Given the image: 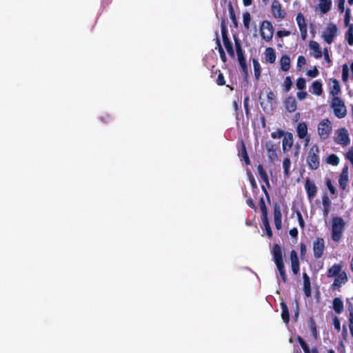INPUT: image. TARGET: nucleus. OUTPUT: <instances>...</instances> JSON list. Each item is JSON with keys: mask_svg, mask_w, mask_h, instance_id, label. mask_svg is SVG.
I'll return each instance as SVG.
<instances>
[{"mask_svg": "<svg viewBox=\"0 0 353 353\" xmlns=\"http://www.w3.org/2000/svg\"><path fill=\"white\" fill-rule=\"evenodd\" d=\"M271 10L273 16L275 18L283 19L286 14L285 11L282 10L281 3L276 0L272 1Z\"/></svg>", "mask_w": 353, "mask_h": 353, "instance_id": "17", "label": "nucleus"}, {"mask_svg": "<svg viewBox=\"0 0 353 353\" xmlns=\"http://www.w3.org/2000/svg\"><path fill=\"white\" fill-rule=\"evenodd\" d=\"M319 72L316 67H314L312 70H309L307 72V74L312 78L316 77L319 75Z\"/></svg>", "mask_w": 353, "mask_h": 353, "instance_id": "55", "label": "nucleus"}, {"mask_svg": "<svg viewBox=\"0 0 353 353\" xmlns=\"http://www.w3.org/2000/svg\"><path fill=\"white\" fill-rule=\"evenodd\" d=\"M345 38L349 45L353 46V24L349 26L348 30L345 33Z\"/></svg>", "mask_w": 353, "mask_h": 353, "instance_id": "41", "label": "nucleus"}, {"mask_svg": "<svg viewBox=\"0 0 353 353\" xmlns=\"http://www.w3.org/2000/svg\"><path fill=\"white\" fill-rule=\"evenodd\" d=\"M272 256L279 275L283 283L287 282V275L283 260L282 249L279 244H274L272 248Z\"/></svg>", "mask_w": 353, "mask_h": 353, "instance_id": "2", "label": "nucleus"}, {"mask_svg": "<svg viewBox=\"0 0 353 353\" xmlns=\"http://www.w3.org/2000/svg\"><path fill=\"white\" fill-rule=\"evenodd\" d=\"M216 45L217 48L220 54L221 59L223 63H225L227 61V57L225 55V51L221 44L220 39H219L218 36L216 37Z\"/></svg>", "mask_w": 353, "mask_h": 353, "instance_id": "39", "label": "nucleus"}, {"mask_svg": "<svg viewBox=\"0 0 353 353\" xmlns=\"http://www.w3.org/2000/svg\"><path fill=\"white\" fill-rule=\"evenodd\" d=\"M306 63V59L305 58L301 55L298 57V60H297V65L298 66H302L303 65H305Z\"/></svg>", "mask_w": 353, "mask_h": 353, "instance_id": "63", "label": "nucleus"}, {"mask_svg": "<svg viewBox=\"0 0 353 353\" xmlns=\"http://www.w3.org/2000/svg\"><path fill=\"white\" fill-rule=\"evenodd\" d=\"M221 35L223 39V42L225 46V48L228 52V53L232 57H234V51L233 49L232 43H231L228 35V28L225 25V22L224 19H222L221 21Z\"/></svg>", "mask_w": 353, "mask_h": 353, "instance_id": "7", "label": "nucleus"}, {"mask_svg": "<svg viewBox=\"0 0 353 353\" xmlns=\"http://www.w3.org/2000/svg\"><path fill=\"white\" fill-rule=\"evenodd\" d=\"M337 27L334 23H329L326 28V30L322 34V38L324 41L330 44L333 42L334 37L336 36L337 33Z\"/></svg>", "mask_w": 353, "mask_h": 353, "instance_id": "11", "label": "nucleus"}, {"mask_svg": "<svg viewBox=\"0 0 353 353\" xmlns=\"http://www.w3.org/2000/svg\"><path fill=\"white\" fill-rule=\"evenodd\" d=\"M235 47H236L239 63L243 72L246 75H248V67H247V63H246V59L244 56V53H243V49L241 48L240 41L237 39H235Z\"/></svg>", "mask_w": 353, "mask_h": 353, "instance_id": "10", "label": "nucleus"}, {"mask_svg": "<svg viewBox=\"0 0 353 353\" xmlns=\"http://www.w3.org/2000/svg\"><path fill=\"white\" fill-rule=\"evenodd\" d=\"M305 189L310 200L312 199L317 193V188L315 183L309 178L305 181Z\"/></svg>", "mask_w": 353, "mask_h": 353, "instance_id": "16", "label": "nucleus"}, {"mask_svg": "<svg viewBox=\"0 0 353 353\" xmlns=\"http://www.w3.org/2000/svg\"><path fill=\"white\" fill-rule=\"evenodd\" d=\"M340 92H341V86H340L339 81L337 79H333L332 80V86L330 91V94L332 95L333 97H339L338 94H339Z\"/></svg>", "mask_w": 353, "mask_h": 353, "instance_id": "31", "label": "nucleus"}, {"mask_svg": "<svg viewBox=\"0 0 353 353\" xmlns=\"http://www.w3.org/2000/svg\"><path fill=\"white\" fill-rule=\"evenodd\" d=\"M296 340L302 347L304 353H312V350H310L308 344L301 336H298Z\"/></svg>", "mask_w": 353, "mask_h": 353, "instance_id": "38", "label": "nucleus"}, {"mask_svg": "<svg viewBox=\"0 0 353 353\" xmlns=\"http://www.w3.org/2000/svg\"><path fill=\"white\" fill-rule=\"evenodd\" d=\"M332 307L336 314H339L342 313L344 309L342 300L339 297L334 298L332 301Z\"/></svg>", "mask_w": 353, "mask_h": 353, "instance_id": "28", "label": "nucleus"}, {"mask_svg": "<svg viewBox=\"0 0 353 353\" xmlns=\"http://www.w3.org/2000/svg\"><path fill=\"white\" fill-rule=\"evenodd\" d=\"M318 134L321 139H326L332 132L331 122L328 119L321 120L318 125Z\"/></svg>", "mask_w": 353, "mask_h": 353, "instance_id": "8", "label": "nucleus"}, {"mask_svg": "<svg viewBox=\"0 0 353 353\" xmlns=\"http://www.w3.org/2000/svg\"><path fill=\"white\" fill-rule=\"evenodd\" d=\"M347 310L349 312V316H348V327L350 330V332L351 334V336L353 338V304L350 303Z\"/></svg>", "mask_w": 353, "mask_h": 353, "instance_id": "32", "label": "nucleus"}, {"mask_svg": "<svg viewBox=\"0 0 353 353\" xmlns=\"http://www.w3.org/2000/svg\"><path fill=\"white\" fill-rule=\"evenodd\" d=\"M345 222L342 217L334 216L331 222V239L333 241L339 243L343 237Z\"/></svg>", "mask_w": 353, "mask_h": 353, "instance_id": "3", "label": "nucleus"}, {"mask_svg": "<svg viewBox=\"0 0 353 353\" xmlns=\"http://www.w3.org/2000/svg\"><path fill=\"white\" fill-rule=\"evenodd\" d=\"M238 156L241 161H244L247 165H250V160L247 152V149L244 141L239 140L237 143Z\"/></svg>", "mask_w": 353, "mask_h": 353, "instance_id": "14", "label": "nucleus"}, {"mask_svg": "<svg viewBox=\"0 0 353 353\" xmlns=\"http://www.w3.org/2000/svg\"><path fill=\"white\" fill-rule=\"evenodd\" d=\"M319 8L323 13L327 12L332 6L331 0H319Z\"/></svg>", "mask_w": 353, "mask_h": 353, "instance_id": "33", "label": "nucleus"}, {"mask_svg": "<svg viewBox=\"0 0 353 353\" xmlns=\"http://www.w3.org/2000/svg\"><path fill=\"white\" fill-rule=\"evenodd\" d=\"M333 325H334V329L336 331L339 332L341 330V322H340L339 319L337 316H335L333 319Z\"/></svg>", "mask_w": 353, "mask_h": 353, "instance_id": "56", "label": "nucleus"}, {"mask_svg": "<svg viewBox=\"0 0 353 353\" xmlns=\"http://www.w3.org/2000/svg\"><path fill=\"white\" fill-rule=\"evenodd\" d=\"M267 99H268V102L271 105H272L273 104H275L276 103V96L272 91H270L267 94Z\"/></svg>", "mask_w": 353, "mask_h": 353, "instance_id": "50", "label": "nucleus"}, {"mask_svg": "<svg viewBox=\"0 0 353 353\" xmlns=\"http://www.w3.org/2000/svg\"><path fill=\"white\" fill-rule=\"evenodd\" d=\"M290 256L292 271L294 275H297L300 272V263L296 252L294 250H291Z\"/></svg>", "mask_w": 353, "mask_h": 353, "instance_id": "18", "label": "nucleus"}, {"mask_svg": "<svg viewBox=\"0 0 353 353\" xmlns=\"http://www.w3.org/2000/svg\"><path fill=\"white\" fill-rule=\"evenodd\" d=\"M343 262L341 261L339 263L333 264L327 271V276L328 278H334V280L331 285V290L332 291L338 290L343 285H345L348 281V276L345 271L343 270Z\"/></svg>", "mask_w": 353, "mask_h": 353, "instance_id": "1", "label": "nucleus"}, {"mask_svg": "<svg viewBox=\"0 0 353 353\" xmlns=\"http://www.w3.org/2000/svg\"><path fill=\"white\" fill-rule=\"evenodd\" d=\"M335 141L341 145L346 146L350 144V139L347 130L345 128H340L337 131Z\"/></svg>", "mask_w": 353, "mask_h": 353, "instance_id": "13", "label": "nucleus"}, {"mask_svg": "<svg viewBox=\"0 0 353 353\" xmlns=\"http://www.w3.org/2000/svg\"><path fill=\"white\" fill-rule=\"evenodd\" d=\"M285 108L289 112H294L297 108L296 101L294 97H288L285 102Z\"/></svg>", "mask_w": 353, "mask_h": 353, "instance_id": "21", "label": "nucleus"}, {"mask_svg": "<svg viewBox=\"0 0 353 353\" xmlns=\"http://www.w3.org/2000/svg\"><path fill=\"white\" fill-rule=\"evenodd\" d=\"M349 77V69L347 64L343 65L342 70V79L343 81H346Z\"/></svg>", "mask_w": 353, "mask_h": 353, "instance_id": "52", "label": "nucleus"}, {"mask_svg": "<svg viewBox=\"0 0 353 353\" xmlns=\"http://www.w3.org/2000/svg\"><path fill=\"white\" fill-rule=\"evenodd\" d=\"M101 120L103 123H109L112 121V117L110 114L105 113L104 115L101 117Z\"/></svg>", "mask_w": 353, "mask_h": 353, "instance_id": "59", "label": "nucleus"}, {"mask_svg": "<svg viewBox=\"0 0 353 353\" xmlns=\"http://www.w3.org/2000/svg\"><path fill=\"white\" fill-rule=\"evenodd\" d=\"M310 327L311 331L314 336L317 334L316 325L314 319L313 317H310L309 319Z\"/></svg>", "mask_w": 353, "mask_h": 353, "instance_id": "49", "label": "nucleus"}, {"mask_svg": "<svg viewBox=\"0 0 353 353\" xmlns=\"http://www.w3.org/2000/svg\"><path fill=\"white\" fill-rule=\"evenodd\" d=\"M350 10L347 9L345 11V17H344V23L346 26L349 27V26L350 25Z\"/></svg>", "mask_w": 353, "mask_h": 353, "instance_id": "57", "label": "nucleus"}, {"mask_svg": "<svg viewBox=\"0 0 353 353\" xmlns=\"http://www.w3.org/2000/svg\"><path fill=\"white\" fill-rule=\"evenodd\" d=\"M274 27L269 21H263L260 27L261 38L267 42L272 40L274 34Z\"/></svg>", "mask_w": 353, "mask_h": 353, "instance_id": "6", "label": "nucleus"}, {"mask_svg": "<svg viewBox=\"0 0 353 353\" xmlns=\"http://www.w3.org/2000/svg\"><path fill=\"white\" fill-rule=\"evenodd\" d=\"M303 291L305 296L310 297L311 296V284L310 279L307 273L303 274Z\"/></svg>", "mask_w": 353, "mask_h": 353, "instance_id": "24", "label": "nucleus"}, {"mask_svg": "<svg viewBox=\"0 0 353 353\" xmlns=\"http://www.w3.org/2000/svg\"><path fill=\"white\" fill-rule=\"evenodd\" d=\"M330 106L337 118L343 119L346 116L347 109L344 101L340 97H333Z\"/></svg>", "mask_w": 353, "mask_h": 353, "instance_id": "5", "label": "nucleus"}, {"mask_svg": "<svg viewBox=\"0 0 353 353\" xmlns=\"http://www.w3.org/2000/svg\"><path fill=\"white\" fill-rule=\"evenodd\" d=\"M320 149L314 144L308 150L306 156V162L308 168L312 170H317L320 166Z\"/></svg>", "mask_w": 353, "mask_h": 353, "instance_id": "4", "label": "nucleus"}, {"mask_svg": "<svg viewBox=\"0 0 353 353\" xmlns=\"http://www.w3.org/2000/svg\"><path fill=\"white\" fill-rule=\"evenodd\" d=\"M259 204L261 211V217L268 216V208L263 197L260 199Z\"/></svg>", "mask_w": 353, "mask_h": 353, "instance_id": "40", "label": "nucleus"}, {"mask_svg": "<svg viewBox=\"0 0 353 353\" xmlns=\"http://www.w3.org/2000/svg\"><path fill=\"white\" fill-rule=\"evenodd\" d=\"M265 146L268 152L269 161L273 162L277 158L276 150L279 148V144L275 143L272 141H266Z\"/></svg>", "mask_w": 353, "mask_h": 353, "instance_id": "12", "label": "nucleus"}, {"mask_svg": "<svg viewBox=\"0 0 353 353\" xmlns=\"http://www.w3.org/2000/svg\"><path fill=\"white\" fill-rule=\"evenodd\" d=\"M258 174L261 179L265 183V185L268 188L270 187L268 175L261 164L257 166Z\"/></svg>", "mask_w": 353, "mask_h": 353, "instance_id": "26", "label": "nucleus"}, {"mask_svg": "<svg viewBox=\"0 0 353 353\" xmlns=\"http://www.w3.org/2000/svg\"><path fill=\"white\" fill-rule=\"evenodd\" d=\"M297 136L299 139H303L307 137V125L305 122L299 123L296 126Z\"/></svg>", "mask_w": 353, "mask_h": 353, "instance_id": "25", "label": "nucleus"}, {"mask_svg": "<svg viewBox=\"0 0 353 353\" xmlns=\"http://www.w3.org/2000/svg\"><path fill=\"white\" fill-rule=\"evenodd\" d=\"M251 21L250 14L248 12H245L243 14V21L244 27L247 30L250 29V23Z\"/></svg>", "mask_w": 353, "mask_h": 353, "instance_id": "44", "label": "nucleus"}, {"mask_svg": "<svg viewBox=\"0 0 353 353\" xmlns=\"http://www.w3.org/2000/svg\"><path fill=\"white\" fill-rule=\"evenodd\" d=\"M289 233L292 238L296 239L298 236L299 232L296 228H293L290 230Z\"/></svg>", "mask_w": 353, "mask_h": 353, "instance_id": "64", "label": "nucleus"}, {"mask_svg": "<svg viewBox=\"0 0 353 353\" xmlns=\"http://www.w3.org/2000/svg\"><path fill=\"white\" fill-rule=\"evenodd\" d=\"M349 178L347 173V167H345L343 169L341 173L339 175V187L341 190H345L347 186Z\"/></svg>", "mask_w": 353, "mask_h": 353, "instance_id": "20", "label": "nucleus"}, {"mask_svg": "<svg viewBox=\"0 0 353 353\" xmlns=\"http://www.w3.org/2000/svg\"><path fill=\"white\" fill-rule=\"evenodd\" d=\"M282 146L283 152H288L293 145V136L290 132H286L283 138Z\"/></svg>", "mask_w": 353, "mask_h": 353, "instance_id": "19", "label": "nucleus"}, {"mask_svg": "<svg viewBox=\"0 0 353 353\" xmlns=\"http://www.w3.org/2000/svg\"><path fill=\"white\" fill-rule=\"evenodd\" d=\"M307 252V248L305 243H301L300 244V255L301 258L303 259L306 254Z\"/></svg>", "mask_w": 353, "mask_h": 353, "instance_id": "58", "label": "nucleus"}, {"mask_svg": "<svg viewBox=\"0 0 353 353\" xmlns=\"http://www.w3.org/2000/svg\"><path fill=\"white\" fill-rule=\"evenodd\" d=\"M305 87H306L305 79L303 77L299 78L296 81V88L299 90H303L305 89Z\"/></svg>", "mask_w": 353, "mask_h": 353, "instance_id": "48", "label": "nucleus"}, {"mask_svg": "<svg viewBox=\"0 0 353 353\" xmlns=\"http://www.w3.org/2000/svg\"><path fill=\"white\" fill-rule=\"evenodd\" d=\"M296 20L299 28V30H303V28H307V23L305 22V17L301 12L297 14Z\"/></svg>", "mask_w": 353, "mask_h": 353, "instance_id": "37", "label": "nucleus"}, {"mask_svg": "<svg viewBox=\"0 0 353 353\" xmlns=\"http://www.w3.org/2000/svg\"><path fill=\"white\" fill-rule=\"evenodd\" d=\"M281 68L283 71L287 72L290 70V57L287 54H283L281 59Z\"/></svg>", "mask_w": 353, "mask_h": 353, "instance_id": "30", "label": "nucleus"}, {"mask_svg": "<svg viewBox=\"0 0 353 353\" xmlns=\"http://www.w3.org/2000/svg\"><path fill=\"white\" fill-rule=\"evenodd\" d=\"M342 338L344 341H347V338H348V334H347V327H346V325H343V329H342Z\"/></svg>", "mask_w": 353, "mask_h": 353, "instance_id": "62", "label": "nucleus"}, {"mask_svg": "<svg viewBox=\"0 0 353 353\" xmlns=\"http://www.w3.org/2000/svg\"><path fill=\"white\" fill-rule=\"evenodd\" d=\"M273 214L275 228L277 230H280L282 228V214L281 208L276 203L274 205Z\"/></svg>", "mask_w": 353, "mask_h": 353, "instance_id": "15", "label": "nucleus"}, {"mask_svg": "<svg viewBox=\"0 0 353 353\" xmlns=\"http://www.w3.org/2000/svg\"><path fill=\"white\" fill-rule=\"evenodd\" d=\"M290 166H291V160L289 157H286L284 159L283 162V173L285 177H289L290 175Z\"/></svg>", "mask_w": 353, "mask_h": 353, "instance_id": "34", "label": "nucleus"}, {"mask_svg": "<svg viewBox=\"0 0 353 353\" xmlns=\"http://www.w3.org/2000/svg\"><path fill=\"white\" fill-rule=\"evenodd\" d=\"M261 220L263 222L264 229L266 231V234L268 235V237L271 238L272 236V231L270 225L268 216L261 217Z\"/></svg>", "mask_w": 353, "mask_h": 353, "instance_id": "36", "label": "nucleus"}, {"mask_svg": "<svg viewBox=\"0 0 353 353\" xmlns=\"http://www.w3.org/2000/svg\"><path fill=\"white\" fill-rule=\"evenodd\" d=\"M217 72H218V77L216 79V83L219 86L225 85V77H224L223 72H221V71L220 70H216L215 72V74H216Z\"/></svg>", "mask_w": 353, "mask_h": 353, "instance_id": "43", "label": "nucleus"}, {"mask_svg": "<svg viewBox=\"0 0 353 353\" xmlns=\"http://www.w3.org/2000/svg\"><path fill=\"white\" fill-rule=\"evenodd\" d=\"M285 133L283 130L278 129L276 131L272 132L271 137L273 139H280L282 137H284Z\"/></svg>", "mask_w": 353, "mask_h": 353, "instance_id": "53", "label": "nucleus"}, {"mask_svg": "<svg viewBox=\"0 0 353 353\" xmlns=\"http://www.w3.org/2000/svg\"><path fill=\"white\" fill-rule=\"evenodd\" d=\"M265 58L267 62L274 63L276 61V52L272 48H267L265 50Z\"/></svg>", "mask_w": 353, "mask_h": 353, "instance_id": "27", "label": "nucleus"}, {"mask_svg": "<svg viewBox=\"0 0 353 353\" xmlns=\"http://www.w3.org/2000/svg\"><path fill=\"white\" fill-rule=\"evenodd\" d=\"M281 318L284 323H288L290 321V312L287 304L285 302L281 303Z\"/></svg>", "mask_w": 353, "mask_h": 353, "instance_id": "29", "label": "nucleus"}, {"mask_svg": "<svg viewBox=\"0 0 353 353\" xmlns=\"http://www.w3.org/2000/svg\"><path fill=\"white\" fill-rule=\"evenodd\" d=\"M322 205L323 208H331L332 203L326 194H323L322 196Z\"/></svg>", "mask_w": 353, "mask_h": 353, "instance_id": "47", "label": "nucleus"}, {"mask_svg": "<svg viewBox=\"0 0 353 353\" xmlns=\"http://www.w3.org/2000/svg\"><path fill=\"white\" fill-rule=\"evenodd\" d=\"M328 164L337 165L339 163V158L334 154H330L326 159Z\"/></svg>", "mask_w": 353, "mask_h": 353, "instance_id": "42", "label": "nucleus"}, {"mask_svg": "<svg viewBox=\"0 0 353 353\" xmlns=\"http://www.w3.org/2000/svg\"><path fill=\"white\" fill-rule=\"evenodd\" d=\"M325 185L329 190L330 194H335L336 193V190L335 187L332 185L331 179H327L325 181Z\"/></svg>", "mask_w": 353, "mask_h": 353, "instance_id": "51", "label": "nucleus"}, {"mask_svg": "<svg viewBox=\"0 0 353 353\" xmlns=\"http://www.w3.org/2000/svg\"><path fill=\"white\" fill-rule=\"evenodd\" d=\"M253 68H254V74L256 79L258 81L261 77V65L259 61L256 59H252Z\"/></svg>", "mask_w": 353, "mask_h": 353, "instance_id": "35", "label": "nucleus"}, {"mask_svg": "<svg viewBox=\"0 0 353 353\" xmlns=\"http://www.w3.org/2000/svg\"><path fill=\"white\" fill-rule=\"evenodd\" d=\"M309 48L310 50L314 51V57L316 59H320L322 57L323 52L320 48L319 43L316 41H310L309 43Z\"/></svg>", "mask_w": 353, "mask_h": 353, "instance_id": "22", "label": "nucleus"}, {"mask_svg": "<svg viewBox=\"0 0 353 353\" xmlns=\"http://www.w3.org/2000/svg\"><path fill=\"white\" fill-rule=\"evenodd\" d=\"M310 92L316 96H320L323 94V90L322 87V83L319 81H314L312 83V85L310 88Z\"/></svg>", "mask_w": 353, "mask_h": 353, "instance_id": "23", "label": "nucleus"}, {"mask_svg": "<svg viewBox=\"0 0 353 353\" xmlns=\"http://www.w3.org/2000/svg\"><path fill=\"white\" fill-rule=\"evenodd\" d=\"M292 81L290 77L288 76L285 77L283 84V90L285 92H289L292 88Z\"/></svg>", "mask_w": 353, "mask_h": 353, "instance_id": "46", "label": "nucleus"}, {"mask_svg": "<svg viewBox=\"0 0 353 353\" xmlns=\"http://www.w3.org/2000/svg\"><path fill=\"white\" fill-rule=\"evenodd\" d=\"M229 12H230V19L233 23V25L235 28H237L238 27V21H237V19L236 17V14H235V12H234V10L232 8V6H230V8H229Z\"/></svg>", "mask_w": 353, "mask_h": 353, "instance_id": "45", "label": "nucleus"}, {"mask_svg": "<svg viewBox=\"0 0 353 353\" xmlns=\"http://www.w3.org/2000/svg\"><path fill=\"white\" fill-rule=\"evenodd\" d=\"M312 250L314 257L316 259H321L325 250V240L322 237H316L312 243Z\"/></svg>", "mask_w": 353, "mask_h": 353, "instance_id": "9", "label": "nucleus"}, {"mask_svg": "<svg viewBox=\"0 0 353 353\" xmlns=\"http://www.w3.org/2000/svg\"><path fill=\"white\" fill-rule=\"evenodd\" d=\"M290 34V32L288 30H279L276 32L277 37L280 38L289 36Z\"/></svg>", "mask_w": 353, "mask_h": 353, "instance_id": "60", "label": "nucleus"}, {"mask_svg": "<svg viewBox=\"0 0 353 353\" xmlns=\"http://www.w3.org/2000/svg\"><path fill=\"white\" fill-rule=\"evenodd\" d=\"M296 96H297V98L301 101V100L305 99L307 97V93L305 91H299L297 92Z\"/></svg>", "mask_w": 353, "mask_h": 353, "instance_id": "61", "label": "nucleus"}, {"mask_svg": "<svg viewBox=\"0 0 353 353\" xmlns=\"http://www.w3.org/2000/svg\"><path fill=\"white\" fill-rule=\"evenodd\" d=\"M296 214L300 227L302 229H304L305 228V221L303 220V216H302L301 212L299 210H296Z\"/></svg>", "mask_w": 353, "mask_h": 353, "instance_id": "54", "label": "nucleus"}]
</instances>
